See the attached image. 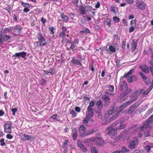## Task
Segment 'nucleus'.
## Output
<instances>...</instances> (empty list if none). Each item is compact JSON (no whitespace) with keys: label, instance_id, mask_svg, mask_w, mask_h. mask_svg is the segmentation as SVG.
<instances>
[{"label":"nucleus","instance_id":"1","mask_svg":"<svg viewBox=\"0 0 153 153\" xmlns=\"http://www.w3.org/2000/svg\"><path fill=\"white\" fill-rule=\"evenodd\" d=\"M124 119L121 118L119 120L114 123L113 126L114 127L118 126L116 127L117 129V130H120V129L124 128L126 126V124H124Z\"/></svg>","mask_w":153,"mask_h":153},{"label":"nucleus","instance_id":"2","mask_svg":"<svg viewBox=\"0 0 153 153\" xmlns=\"http://www.w3.org/2000/svg\"><path fill=\"white\" fill-rule=\"evenodd\" d=\"M138 143V139L137 137H134L131 141L129 142L128 147L131 149H135L137 146Z\"/></svg>","mask_w":153,"mask_h":153},{"label":"nucleus","instance_id":"3","mask_svg":"<svg viewBox=\"0 0 153 153\" xmlns=\"http://www.w3.org/2000/svg\"><path fill=\"white\" fill-rule=\"evenodd\" d=\"M11 36L9 35H4L2 32L0 33V43H3L4 42H7L11 39Z\"/></svg>","mask_w":153,"mask_h":153},{"label":"nucleus","instance_id":"4","mask_svg":"<svg viewBox=\"0 0 153 153\" xmlns=\"http://www.w3.org/2000/svg\"><path fill=\"white\" fill-rule=\"evenodd\" d=\"M141 103L142 102L140 101H138L135 103L130 107L128 111V113L129 114L132 113Z\"/></svg>","mask_w":153,"mask_h":153},{"label":"nucleus","instance_id":"5","mask_svg":"<svg viewBox=\"0 0 153 153\" xmlns=\"http://www.w3.org/2000/svg\"><path fill=\"white\" fill-rule=\"evenodd\" d=\"M95 132H96L95 135L96 137L90 138L89 140L90 142H93L94 140H96L97 139H98L100 141L102 140V139L100 137L101 134L99 130L96 129L95 130Z\"/></svg>","mask_w":153,"mask_h":153},{"label":"nucleus","instance_id":"6","mask_svg":"<svg viewBox=\"0 0 153 153\" xmlns=\"http://www.w3.org/2000/svg\"><path fill=\"white\" fill-rule=\"evenodd\" d=\"M137 98L138 97L137 96H136L134 98L129 101L128 102H126L125 104H123L122 105L120 106V112H121L124 108L126 107L127 105H128L136 100L137 99Z\"/></svg>","mask_w":153,"mask_h":153},{"label":"nucleus","instance_id":"7","mask_svg":"<svg viewBox=\"0 0 153 153\" xmlns=\"http://www.w3.org/2000/svg\"><path fill=\"white\" fill-rule=\"evenodd\" d=\"M107 131V134H109L111 136H114L117 134V130L116 128V129H113L111 127H109L106 130Z\"/></svg>","mask_w":153,"mask_h":153},{"label":"nucleus","instance_id":"8","mask_svg":"<svg viewBox=\"0 0 153 153\" xmlns=\"http://www.w3.org/2000/svg\"><path fill=\"white\" fill-rule=\"evenodd\" d=\"M102 100L104 101V106L105 107H108L110 102V98L108 96L103 95L102 97Z\"/></svg>","mask_w":153,"mask_h":153},{"label":"nucleus","instance_id":"9","mask_svg":"<svg viewBox=\"0 0 153 153\" xmlns=\"http://www.w3.org/2000/svg\"><path fill=\"white\" fill-rule=\"evenodd\" d=\"M137 1V3L136 4V6L137 8L141 10H144L145 8L146 4L144 3L143 2L141 1Z\"/></svg>","mask_w":153,"mask_h":153},{"label":"nucleus","instance_id":"10","mask_svg":"<svg viewBox=\"0 0 153 153\" xmlns=\"http://www.w3.org/2000/svg\"><path fill=\"white\" fill-rule=\"evenodd\" d=\"M119 110H118L117 111V112L114 115L111 117L108 120L106 121L105 122V124H108V123H110V122H111L112 121L114 120L115 119L116 117L119 115V114L121 112H120V107L119 108Z\"/></svg>","mask_w":153,"mask_h":153},{"label":"nucleus","instance_id":"11","mask_svg":"<svg viewBox=\"0 0 153 153\" xmlns=\"http://www.w3.org/2000/svg\"><path fill=\"white\" fill-rule=\"evenodd\" d=\"M86 129V127L83 125H81L79 127V131L80 136L82 137L86 136V134H85V132Z\"/></svg>","mask_w":153,"mask_h":153},{"label":"nucleus","instance_id":"12","mask_svg":"<svg viewBox=\"0 0 153 153\" xmlns=\"http://www.w3.org/2000/svg\"><path fill=\"white\" fill-rule=\"evenodd\" d=\"M4 131L6 133H10L11 131V125L10 123H5L4 126Z\"/></svg>","mask_w":153,"mask_h":153},{"label":"nucleus","instance_id":"13","mask_svg":"<svg viewBox=\"0 0 153 153\" xmlns=\"http://www.w3.org/2000/svg\"><path fill=\"white\" fill-rule=\"evenodd\" d=\"M26 53L24 51H22L19 53H16L14 55H13L12 57L16 56L18 58H20V57L25 58L26 56Z\"/></svg>","mask_w":153,"mask_h":153},{"label":"nucleus","instance_id":"14","mask_svg":"<svg viewBox=\"0 0 153 153\" xmlns=\"http://www.w3.org/2000/svg\"><path fill=\"white\" fill-rule=\"evenodd\" d=\"M145 128H146V130L147 131H149L151 128V126L149 125V123H146V122H145L143 124V126H141L140 127V129L141 130H143Z\"/></svg>","mask_w":153,"mask_h":153},{"label":"nucleus","instance_id":"15","mask_svg":"<svg viewBox=\"0 0 153 153\" xmlns=\"http://www.w3.org/2000/svg\"><path fill=\"white\" fill-rule=\"evenodd\" d=\"M137 76L135 75L132 76L130 75L127 77L128 82L130 83H131L137 81Z\"/></svg>","mask_w":153,"mask_h":153},{"label":"nucleus","instance_id":"16","mask_svg":"<svg viewBox=\"0 0 153 153\" xmlns=\"http://www.w3.org/2000/svg\"><path fill=\"white\" fill-rule=\"evenodd\" d=\"M21 137L22 140L24 141H26L27 140H32L33 139V137L32 136L25 134L22 135Z\"/></svg>","mask_w":153,"mask_h":153},{"label":"nucleus","instance_id":"17","mask_svg":"<svg viewBox=\"0 0 153 153\" xmlns=\"http://www.w3.org/2000/svg\"><path fill=\"white\" fill-rule=\"evenodd\" d=\"M71 63L74 65H79L80 66H81L82 65L81 61L79 59H76L74 57H72Z\"/></svg>","mask_w":153,"mask_h":153},{"label":"nucleus","instance_id":"18","mask_svg":"<svg viewBox=\"0 0 153 153\" xmlns=\"http://www.w3.org/2000/svg\"><path fill=\"white\" fill-rule=\"evenodd\" d=\"M142 71L145 73H149V68L146 65H140L139 67Z\"/></svg>","mask_w":153,"mask_h":153},{"label":"nucleus","instance_id":"19","mask_svg":"<svg viewBox=\"0 0 153 153\" xmlns=\"http://www.w3.org/2000/svg\"><path fill=\"white\" fill-rule=\"evenodd\" d=\"M118 110H119V108H117V107H114L112 109H110L108 111L107 114V115H111L116 111L117 112Z\"/></svg>","mask_w":153,"mask_h":153},{"label":"nucleus","instance_id":"20","mask_svg":"<svg viewBox=\"0 0 153 153\" xmlns=\"http://www.w3.org/2000/svg\"><path fill=\"white\" fill-rule=\"evenodd\" d=\"M87 110L88 111V113H87V112H86V114H88V115H89L90 117H92L94 115V112L93 111V108H87Z\"/></svg>","mask_w":153,"mask_h":153},{"label":"nucleus","instance_id":"21","mask_svg":"<svg viewBox=\"0 0 153 153\" xmlns=\"http://www.w3.org/2000/svg\"><path fill=\"white\" fill-rule=\"evenodd\" d=\"M77 136V130L76 128H74L72 130V137L74 140H76Z\"/></svg>","mask_w":153,"mask_h":153},{"label":"nucleus","instance_id":"22","mask_svg":"<svg viewBox=\"0 0 153 153\" xmlns=\"http://www.w3.org/2000/svg\"><path fill=\"white\" fill-rule=\"evenodd\" d=\"M37 38L39 40V41L42 42H44L45 41V39L43 37L42 35L40 33H38V34L36 36Z\"/></svg>","mask_w":153,"mask_h":153},{"label":"nucleus","instance_id":"23","mask_svg":"<svg viewBox=\"0 0 153 153\" xmlns=\"http://www.w3.org/2000/svg\"><path fill=\"white\" fill-rule=\"evenodd\" d=\"M96 105L98 108V109H102L103 107V105L102 101L101 100H99L96 103Z\"/></svg>","mask_w":153,"mask_h":153},{"label":"nucleus","instance_id":"24","mask_svg":"<svg viewBox=\"0 0 153 153\" xmlns=\"http://www.w3.org/2000/svg\"><path fill=\"white\" fill-rule=\"evenodd\" d=\"M60 14V16L63 21L65 22H68L69 19L68 17L65 16L63 13H61Z\"/></svg>","mask_w":153,"mask_h":153},{"label":"nucleus","instance_id":"25","mask_svg":"<svg viewBox=\"0 0 153 153\" xmlns=\"http://www.w3.org/2000/svg\"><path fill=\"white\" fill-rule=\"evenodd\" d=\"M96 113L97 114V116L99 119H102L103 118L102 115L101 109H98V111H95Z\"/></svg>","mask_w":153,"mask_h":153},{"label":"nucleus","instance_id":"26","mask_svg":"<svg viewBox=\"0 0 153 153\" xmlns=\"http://www.w3.org/2000/svg\"><path fill=\"white\" fill-rule=\"evenodd\" d=\"M110 9L111 11L115 14L118 13V10L116 7L112 6L111 7Z\"/></svg>","mask_w":153,"mask_h":153},{"label":"nucleus","instance_id":"27","mask_svg":"<svg viewBox=\"0 0 153 153\" xmlns=\"http://www.w3.org/2000/svg\"><path fill=\"white\" fill-rule=\"evenodd\" d=\"M104 23L109 27H111V20L110 19H107L105 21Z\"/></svg>","mask_w":153,"mask_h":153},{"label":"nucleus","instance_id":"28","mask_svg":"<svg viewBox=\"0 0 153 153\" xmlns=\"http://www.w3.org/2000/svg\"><path fill=\"white\" fill-rule=\"evenodd\" d=\"M80 11L81 14L85 15L86 14L85 9V7L82 6L80 8Z\"/></svg>","mask_w":153,"mask_h":153},{"label":"nucleus","instance_id":"29","mask_svg":"<svg viewBox=\"0 0 153 153\" xmlns=\"http://www.w3.org/2000/svg\"><path fill=\"white\" fill-rule=\"evenodd\" d=\"M108 49L110 50L109 52L110 53H114L116 51V48H115L112 45H110Z\"/></svg>","mask_w":153,"mask_h":153},{"label":"nucleus","instance_id":"30","mask_svg":"<svg viewBox=\"0 0 153 153\" xmlns=\"http://www.w3.org/2000/svg\"><path fill=\"white\" fill-rule=\"evenodd\" d=\"M126 96L124 94L122 93L120 94L118 98L120 101H123L125 99L124 97Z\"/></svg>","mask_w":153,"mask_h":153},{"label":"nucleus","instance_id":"31","mask_svg":"<svg viewBox=\"0 0 153 153\" xmlns=\"http://www.w3.org/2000/svg\"><path fill=\"white\" fill-rule=\"evenodd\" d=\"M86 11L88 12L89 11H92V7L89 5H86L85 6Z\"/></svg>","mask_w":153,"mask_h":153},{"label":"nucleus","instance_id":"32","mask_svg":"<svg viewBox=\"0 0 153 153\" xmlns=\"http://www.w3.org/2000/svg\"><path fill=\"white\" fill-rule=\"evenodd\" d=\"M21 5L25 8H29L30 7V5L27 3H24L23 1H21Z\"/></svg>","mask_w":153,"mask_h":153},{"label":"nucleus","instance_id":"33","mask_svg":"<svg viewBox=\"0 0 153 153\" xmlns=\"http://www.w3.org/2000/svg\"><path fill=\"white\" fill-rule=\"evenodd\" d=\"M80 33H91V31L89 29L86 28L84 30L80 31Z\"/></svg>","mask_w":153,"mask_h":153},{"label":"nucleus","instance_id":"34","mask_svg":"<svg viewBox=\"0 0 153 153\" xmlns=\"http://www.w3.org/2000/svg\"><path fill=\"white\" fill-rule=\"evenodd\" d=\"M153 120V114L150 117L148 118L147 119L145 122L146 123H150Z\"/></svg>","mask_w":153,"mask_h":153},{"label":"nucleus","instance_id":"35","mask_svg":"<svg viewBox=\"0 0 153 153\" xmlns=\"http://www.w3.org/2000/svg\"><path fill=\"white\" fill-rule=\"evenodd\" d=\"M95 130L94 129L90 130L87 131V134H86V136L89 135L93 134L95 132Z\"/></svg>","mask_w":153,"mask_h":153},{"label":"nucleus","instance_id":"36","mask_svg":"<svg viewBox=\"0 0 153 153\" xmlns=\"http://www.w3.org/2000/svg\"><path fill=\"white\" fill-rule=\"evenodd\" d=\"M94 105V101H92L90 102L89 103V105L88 107V108H93L92 107Z\"/></svg>","mask_w":153,"mask_h":153},{"label":"nucleus","instance_id":"37","mask_svg":"<svg viewBox=\"0 0 153 153\" xmlns=\"http://www.w3.org/2000/svg\"><path fill=\"white\" fill-rule=\"evenodd\" d=\"M153 147V146H151L148 145L146 146L145 147V149L147 152H149V151L151 149V148Z\"/></svg>","mask_w":153,"mask_h":153},{"label":"nucleus","instance_id":"38","mask_svg":"<svg viewBox=\"0 0 153 153\" xmlns=\"http://www.w3.org/2000/svg\"><path fill=\"white\" fill-rule=\"evenodd\" d=\"M92 153H98L97 148L96 147H93L91 149Z\"/></svg>","mask_w":153,"mask_h":153},{"label":"nucleus","instance_id":"39","mask_svg":"<svg viewBox=\"0 0 153 153\" xmlns=\"http://www.w3.org/2000/svg\"><path fill=\"white\" fill-rule=\"evenodd\" d=\"M57 115L56 114H53L52 115L51 117V118L53 119V120H57L58 121H59L60 120L59 119H58V118L57 117Z\"/></svg>","mask_w":153,"mask_h":153},{"label":"nucleus","instance_id":"40","mask_svg":"<svg viewBox=\"0 0 153 153\" xmlns=\"http://www.w3.org/2000/svg\"><path fill=\"white\" fill-rule=\"evenodd\" d=\"M68 42L69 43H71V46L70 47V48L72 50V51H74V50H75V46L74 45V42L73 43H72L70 42Z\"/></svg>","mask_w":153,"mask_h":153},{"label":"nucleus","instance_id":"41","mask_svg":"<svg viewBox=\"0 0 153 153\" xmlns=\"http://www.w3.org/2000/svg\"><path fill=\"white\" fill-rule=\"evenodd\" d=\"M18 109L16 108H12L11 111L12 112V114L13 115L15 114V113L17 111Z\"/></svg>","mask_w":153,"mask_h":153},{"label":"nucleus","instance_id":"42","mask_svg":"<svg viewBox=\"0 0 153 153\" xmlns=\"http://www.w3.org/2000/svg\"><path fill=\"white\" fill-rule=\"evenodd\" d=\"M77 144L79 148H80L82 146H84V145L82 143V142L79 140H78L77 141Z\"/></svg>","mask_w":153,"mask_h":153},{"label":"nucleus","instance_id":"43","mask_svg":"<svg viewBox=\"0 0 153 153\" xmlns=\"http://www.w3.org/2000/svg\"><path fill=\"white\" fill-rule=\"evenodd\" d=\"M138 41L137 39H134L131 45L133 46H137V45L138 44Z\"/></svg>","mask_w":153,"mask_h":153},{"label":"nucleus","instance_id":"44","mask_svg":"<svg viewBox=\"0 0 153 153\" xmlns=\"http://www.w3.org/2000/svg\"><path fill=\"white\" fill-rule=\"evenodd\" d=\"M66 35L65 32L61 31L60 33L59 36L62 38H64Z\"/></svg>","mask_w":153,"mask_h":153},{"label":"nucleus","instance_id":"45","mask_svg":"<svg viewBox=\"0 0 153 153\" xmlns=\"http://www.w3.org/2000/svg\"><path fill=\"white\" fill-rule=\"evenodd\" d=\"M113 19L115 23H118L120 21V19L116 16H114Z\"/></svg>","mask_w":153,"mask_h":153},{"label":"nucleus","instance_id":"46","mask_svg":"<svg viewBox=\"0 0 153 153\" xmlns=\"http://www.w3.org/2000/svg\"><path fill=\"white\" fill-rule=\"evenodd\" d=\"M54 28L53 27H50L49 28V30L51 31V35H53L54 34Z\"/></svg>","mask_w":153,"mask_h":153},{"label":"nucleus","instance_id":"47","mask_svg":"<svg viewBox=\"0 0 153 153\" xmlns=\"http://www.w3.org/2000/svg\"><path fill=\"white\" fill-rule=\"evenodd\" d=\"M70 113L72 114L73 117H75L76 116V113L73 110L70 111Z\"/></svg>","mask_w":153,"mask_h":153},{"label":"nucleus","instance_id":"48","mask_svg":"<svg viewBox=\"0 0 153 153\" xmlns=\"http://www.w3.org/2000/svg\"><path fill=\"white\" fill-rule=\"evenodd\" d=\"M4 139H1L0 140L1 143L0 145L1 146H4L6 145L5 143L4 142Z\"/></svg>","mask_w":153,"mask_h":153},{"label":"nucleus","instance_id":"49","mask_svg":"<svg viewBox=\"0 0 153 153\" xmlns=\"http://www.w3.org/2000/svg\"><path fill=\"white\" fill-rule=\"evenodd\" d=\"M80 148L83 152H87V149L85 147V146L84 145Z\"/></svg>","mask_w":153,"mask_h":153},{"label":"nucleus","instance_id":"50","mask_svg":"<svg viewBox=\"0 0 153 153\" xmlns=\"http://www.w3.org/2000/svg\"><path fill=\"white\" fill-rule=\"evenodd\" d=\"M116 66L119 68L120 66V60L119 59H117L116 61Z\"/></svg>","mask_w":153,"mask_h":153},{"label":"nucleus","instance_id":"51","mask_svg":"<svg viewBox=\"0 0 153 153\" xmlns=\"http://www.w3.org/2000/svg\"><path fill=\"white\" fill-rule=\"evenodd\" d=\"M134 27L133 26L130 27L129 30V32L130 33H131L133 32L134 30Z\"/></svg>","mask_w":153,"mask_h":153},{"label":"nucleus","instance_id":"52","mask_svg":"<svg viewBox=\"0 0 153 153\" xmlns=\"http://www.w3.org/2000/svg\"><path fill=\"white\" fill-rule=\"evenodd\" d=\"M109 90L112 92H113L114 91V87L111 85H110L108 86Z\"/></svg>","mask_w":153,"mask_h":153},{"label":"nucleus","instance_id":"53","mask_svg":"<svg viewBox=\"0 0 153 153\" xmlns=\"http://www.w3.org/2000/svg\"><path fill=\"white\" fill-rule=\"evenodd\" d=\"M49 72V73H50L51 75H53L54 73V69L53 68H51L50 69V71Z\"/></svg>","mask_w":153,"mask_h":153},{"label":"nucleus","instance_id":"54","mask_svg":"<svg viewBox=\"0 0 153 153\" xmlns=\"http://www.w3.org/2000/svg\"><path fill=\"white\" fill-rule=\"evenodd\" d=\"M123 84L124 88H125V89H128V86L126 84V82L123 81Z\"/></svg>","mask_w":153,"mask_h":153},{"label":"nucleus","instance_id":"55","mask_svg":"<svg viewBox=\"0 0 153 153\" xmlns=\"http://www.w3.org/2000/svg\"><path fill=\"white\" fill-rule=\"evenodd\" d=\"M68 142V140H66L65 141L62 145V147L63 148H65V146H67Z\"/></svg>","mask_w":153,"mask_h":153},{"label":"nucleus","instance_id":"56","mask_svg":"<svg viewBox=\"0 0 153 153\" xmlns=\"http://www.w3.org/2000/svg\"><path fill=\"white\" fill-rule=\"evenodd\" d=\"M122 150L121 151H123L124 152H129V150L127 149L126 147L123 146L122 148Z\"/></svg>","mask_w":153,"mask_h":153},{"label":"nucleus","instance_id":"57","mask_svg":"<svg viewBox=\"0 0 153 153\" xmlns=\"http://www.w3.org/2000/svg\"><path fill=\"white\" fill-rule=\"evenodd\" d=\"M83 124L85 126H88L87 124L88 123V121L86 119L83 120Z\"/></svg>","mask_w":153,"mask_h":153},{"label":"nucleus","instance_id":"58","mask_svg":"<svg viewBox=\"0 0 153 153\" xmlns=\"http://www.w3.org/2000/svg\"><path fill=\"white\" fill-rule=\"evenodd\" d=\"M126 42L125 41H123L122 43V47L123 49H124L125 48L126 46Z\"/></svg>","mask_w":153,"mask_h":153},{"label":"nucleus","instance_id":"59","mask_svg":"<svg viewBox=\"0 0 153 153\" xmlns=\"http://www.w3.org/2000/svg\"><path fill=\"white\" fill-rule=\"evenodd\" d=\"M125 1L129 4H132L134 1V0H125Z\"/></svg>","mask_w":153,"mask_h":153},{"label":"nucleus","instance_id":"60","mask_svg":"<svg viewBox=\"0 0 153 153\" xmlns=\"http://www.w3.org/2000/svg\"><path fill=\"white\" fill-rule=\"evenodd\" d=\"M6 137L7 138L10 139L13 138V136L10 134H8L6 135Z\"/></svg>","mask_w":153,"mask_h":153},{"label":"nucleus","instance_id":"61","mask_svg":"<svg viewBox=\"0 0 153 153\" xmlns=\"http://www.w3.org/2000/svg\"><path fill=\"white\" fill-rule=\"evenodd\" d=\"M123 93L126 96L129 93L128 89H125V91Z\"/></svg>","mask_w":153,"mask_h":153},{"label":"nucleus","instance_id":"62","mask_svg":"<svg viewBox=\"0 0 153 153\" xmlns=\"http://www.w3.org/2000/svg\"><path fill=\"white\" fill-rule=\"evenodd\" d=\"M75 110L77 112H79L80 111V108L78 106H76L75 108Z\"/></svg>","mask_w":153,"mask_h":153},{"label":"nucleus","instance_id":"63","mask_svg":"<svg viewBox=\"0 0 153 153\" xmlns=\"http://www.w3.org/2000/svg\"><path fill=\"white\" fill-rule=\"evenodd\" d=\"M46 82V80L45 79H42V81L41 83V85H45Z\"/></svg>","mask_w":153,"mask_h":153},{"label":"nucleus","instance_id":"64","mask_svg":"<svg viewBox=\"0 0 153 153\" xmlns=\"http://www.w3.org/2000/svg\"><path fill=\"white\" fill-rule=\"evenodd\" d=\"M112 153H124V152L121 151H116Z\"/></svg>","mask_w":153,"mask_h":153}]
</instances>
